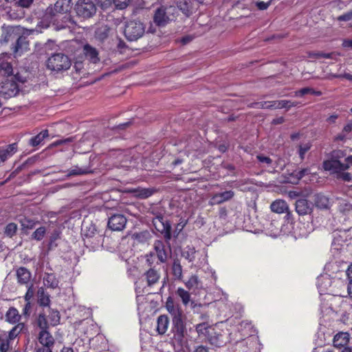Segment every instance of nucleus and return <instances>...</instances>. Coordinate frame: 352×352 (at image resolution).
I'll return each mask as SVG.
<instances>
[{
  "label": "nucleus",
  "mask_w": 352,
  "mask_h": 352,
  "mask_svg": "<svg viewBox=\"0 0 352 352\" xmlns=\"http://www.w3.org/2000/svg\"><path fill=\"white\" fill-rule=\"evenodd\" d=\"M10 340L8 338H4L0 342V352H8Z\"/></svg>",
  "instance_id": "obj_47"
},
{
  "label": "nucleus",
  "mask_w": 352,
  "mask_h": 352,
  "mask_svg": "<svg viewBox=\"0 0 352 352\" xmlns=\"http://www.w3.org/2000/svg\"><path fill=\"white\" fill-rule=\"evenodd\" d=\"M36 352H52V348L40 346L37 347Z\"/></svg>",
  "instance_id": "obj_63"
},
{
  "label": "nucleus",
  "mask_w": 352,
  "mask_h": 352,
  "mask_svg": "<svg viewBox=\"0 0 352 352\" xmlns=\"http://www.w3.org/2000/svg\"><path fill=\"white\" fill-rule=\"evenodd\" d=\"M173 274L177 280H182V266L179 260H175L172 266Z\"/></svg>",
  "instance_id": "obj_34"
},
{
  "label": "nucleus",
  "mask_w": 352,
  "mask_h": 352,
  "mask_svg": "<svg viewBox=\"0 0 352 352\" xmlns=\"http://www.w3.org/2000/svg\"><path fill=\"white\" fill-rule=\"evenodd\" d=\"M147 285L151 286L158 282L160 275L158 272L153 268H150L144 274Z\"/></svg>",
  "instance_id": "obj_26"
},
{
  "label": "nucleus",
  "mask_w": 352,
  "mask_h": 352,
  "mask_svg": "<svg viewBox=\"0 0 352 352\" xmlns=\"http://www.w3.org/2000/svg\"><path fill=\"white\" fill-rule=\"evenodd\" d=\"M339 116L336 113L331 115L329 117L327 118V122L329 124H334L336 122V120L338 118Z\"/></svg>",
  "instance_id": "obj_60"
},
{
  "label": "nucleus",
  "mask_w": 352,
  "mask_h": 352,
  "mask_svg": "<svg viewBox=\"0 0 352 352\" xmlns=\"http://www.w3.org/2000/svg\"><path fill=\"white\" fill-rule=\"evenodd\" d=\"M21 223L23 229L32 230L34 228L36 224L39 223V222L34 219L25 217L24 219L21 220Z\"/></svg>",
  "instance_id": "obj_35"
},
{
  "label": "nucleus",
  "mask_w": 352,
  "mask_h": 352,
  "mask_svg": "<svg viewBox=\"0 0 352 352\" xmlns=\"http://www.w3.org/2000/svg\"><path fill=\"white\" fill-rule=\"evenodd\" d=\"M48 136V130L44 129L36 135L32 137L29 140V144L34 147L37 146L44 140L45 138H47Z\"/></svg>",
  "instance_id": "obj_25"
},
{
  "label": "nucleus",
  "mask_w": 352,
  "mask_h": 352,
  "mask_svg": "<svg viewBox=\"0 0 352 352\" xmlns=\"http://www.w3.org/2000/svg\"><path fill=\"white\" fill-rule=\"evenodd\" d=\"M89 173L88 168H80L78 166H74L71 169L68 170V176H76L85 175Z\"/></svg>",
  "instance_id": "obj_36"
},
{
  "label": "nucleus",
  "mask_w": 352,
  "mask_h": 352,
  "mask_svg": "<svg viewBox=\"0 0 352 352\" xmlns=\"http://www.w3.org/2000/svg\"><path fill=\"white\" fill-rule=\"evenodd\" d=\"M24 82L25 80L19 76V74L10 78H7L0 85V96L5 99L16 96L20 91L18 82Z\"/></svg>",
  "instance_id": "obj_2"
},
{
  "label": "nucleus",
  "mask_w": 352,
  "mask_h": 352,
  "mask_svg": "<svg viewBox=\"0 0 352 352\" xmlns=\"http://www.w3.org/2000/svg\"><path fill=\"white\" fill-rule=\"evenodd\" d=\"M195 248L188 247L187 250L184 252V256L189 262H192L195 259Z\"/></svg>",
  "instance_id": "obj_42"
},
{
  "label": "nucleus",
  "mask_w": 352,
  "mask_h": 352,
  "mask_svg": "<svg viewBox=\"0 0 352 352\" xmlns=\"http://www.w3.org/2000/svg\"><path fill=\"white\" fill-rule=\"evenodd\" d=\"M127 219L124 215L122 214H114L109 218L108 227L113 231L122 230L126 224Z\"/></svg>",
  "instance_id": "obj_8"
},
{
  "label": "nucleus",
  "mask_w": 352,
  "mask_h": 352,
  "mask_svg": "<svg viewBox=\"0 0 352 352\" xmlns=\"http://www.w3.org/2000/svg\"><path fill=\"white\" fill-rule=\"evenodd\" d=\"M12 65L3 58H0V76H7L8 78L14 76L12 75Z\"/></svg>",
  "instance_id": "obj_22"
},
{
  "label": "nucleus",
  "mask_w": 352,
  "mask_h": 352,
  "mask_svg": "<svg viewBox=\"0 0 352 352\" xmlns=\"http://www.w3.org/2000/svg\"><path fill=\"white\" fill-rule=\"evenodd\" d=\"M352 131V122H348L342 129L341 133L337 135L335 140L338 141L344 142L348 138V134Z\"/></svg>",
  "instance_id": "obj_31"
},
{
  "label": "nucleus",
  "mask_w": 352,
  "mask_h": 352,
  "mask_svg": "<svg viewBox=\"0 0 352 352\" xmlns=\"http://www.w3.org/2000/svg\"><path fill=\"white\" fill-rule=\"evenodd\" d=\"M46 234V228L44 226L38 228L31 235L32 239L41 241Z\"/></svg>",
  "instance_id": "obj_38"
},
{
  "label": "nucleus",
  "mask_w": 352,
  "mask_h": 352,
  "mask_svg": "<svg viewBox=\"0 0 352 352\" xmlns=\"http://www.w3.org/2000/svg\"><path fill=\"white\" fill-rule=\"evenodd\" d=\"M167 311L171 315L172 318H173L174 317H180L181 316L183 315L182 311L177 306H175L173 308H170Z\"/></svg>",
  "instance_id": "obj_48"
},
{
  "label": "nucleus",
  "mask_w": 352,
  "mask_h": 352,
  "mask_svg": "<svg viewBox=\"0 0 352 352\" xmlns=\"http://www.w3.org/2000/svg\"><path fill=\"white\" fill-rule=\"evenodd\" d=\"M171 331L175 340H182L184 338L186 328L183 315L180 317H174L172 318Z\"/></svg>",
  "instance_id": "obj_7"
},
{
  "label": "nucleus",
  "mask_w": 352,
  "mask_h": 352,
  "mask_svg": "<svg viewBox=\"0 0 352 352\" xmlns=\"http://www.w3.org/2000/svg\"><path fill=\"white\" fill-rule=\"evenodd\" d=\"M256 157H257L258 160L262 163L270 164L272 162V160H271V158H270L269 157H267V156L258 155H257Z\"/></svg>",
  "instance_id": "obj_55"
},
{
  "label": "nucleus",
  "mask_w": 352,
  "mask_h": 352,
  "mask_svg": "<svg viewBox=\"0 0 352 352\" xmlns=\"http://www.w3.org/2000/svg\"><path fill=\"white\" fill-rule=\"evenodd\" d=\"M177 7L186 15L190 13V6L187 0H179L177 2Z\"/></svg>",
  "instance_id": "obj_40"
},
{
  "label": "nucleus",
  "mask_w": 352,
  "mask_h": 352,
  "mask_svg": "<svg viewBox=\"0 0 352 352\" xmlns=\"http://www.w3.org/2000/svg\"><path fill=\"white\" fill-rule=\"evenodd\" d=\"M41 346L52 348L54 346L55 340L53 336L47 331H41L38 337Z\"/></svg>",
  "instance_id": "obj_14"
},
{
  "label": "nucleus",
  "mask_w": 352,
  "mask_h": 352,
  "mask_svg": "<svg viewBox=\"0 0 352 352\" xmlns=\"http://www.w3.org/2000/svg\"><path fill=\"white\" fill-rule=\"evenodd\" d=\"M195 352H208V350L206 346L201 345L196 348Z\"/></svg>",
  "instance_id": "obj_64"
},
{
  "label": "nucleus",
  "mask_w": 352,
  "mask_h": 352,
  "mask_svg": "<svg viewBox=\"0 0 352 352\" xmlns=\"http://www.w3.org/2000/svg\"><path fill=\"white\" fill-rule=\"evenodd\" d=\"M153 224L155 230L164 235L166 243H169V241L172 237L170 222L164 216L160 214L153 219Z\"/></svg>",
  "instance_id": "obj_6"
},
{
  "label": "nucleus",
  "mask_w": 352,
  "mask_h": 352,
  "mask_svg": "<svg viewBox=\"0 0 352 352\" xmlns=\"http://www.w3.org/2000/svg\"><path fill=\"white\" fill-rule=\"evenodd\" d=\"M43 282L45 286L52 289L58 287L59 283L58 278L53 273H46L43 278Z\"/></svg>",
  "instance_id": "obj_28"
},
{
  "label": "nucleus",
  "mask_w": 352,
  "mask_h": 352,
  "mask_svg": "<svg viewBox=\"0 0 352 352\" xmlns=\"http://www.w3.org/2000/svg\"><path fill=\"white\" fill-rule=\"evenodd\" d=\"M32 310V305L30 302H25V305L23 309V314L25 316L30 315Z\"/></svg>",
  "instance_id": "obj_53"
},
{
  "label": "nucleus",
  "mask_w": 352,
  "mask_h": 352,
  "mask_svg": "<svg viewBox=\"0 0 352 352\" xmlns=\"http://www.w3.org/2000/svg\"><path fill=\"white\" fill-rule=\"evenodd\" d=\"M17 225L15 223H8L4 229V234L9 238H12L16 233Z\"/></svg>",
  "instance_id": "obj_37"
},
{
  "label": "nucleus",
  "mask_w": 352,
  "mask_h": 352,
  "mask_svg": "<svg viewBox=\"0 0 352 352\" xmlns=\"http://www.w3.org/2000/svg\"><path fill=\"white\" fill-rule=\"evenodd\" d=\"M145 32V26L140 21L130 20L125 24L124 34L129 41H137Z\"/></svg>",
  "instance_id": "obj_3"
},
{
  "label": "nucleus",
  "mask_w": 352,
  "mask_h": 352,
  "mask_svg": "<svg viewBox=\"0 0 352 352\" xmlns=\"http://www.w3.org/2000/svg\"><path fill=\"white\" fill-rule=\"evenodd\" d=\"M176 295L179 297L184 305L186 306L190 301V293L182 287H179L176 291Z\"/></svg>",
  "instance_id": "obj_33"
},
{
  "label": "nucleus",
  "mask_w": 352,
  "mask_h": 352,
  "mask_svg": "<svg viewBox=\"0 0 352 352\" xmlns=\"http://www.w3.org/2000/svg\"><path fill=\"white\" fill-rule=\"evenodd\" d=\"M315 204L316 207L321 209L328 208L329 205V199L327 197L321 194H318L316 196Z\"/></svg>",
  "instance_id": "obj_32"
},
{
  "label": "nucleus",
  "mask_w": 352,
  "mask_h": 352,
  "mask_svg": "<svg viewBox=\"0 0 352 352\" xmlns=\"http://www.w3.org/2000/svg\"><path fill=\"white\" fill-rule=\"evenodd\" d=\"M32 296H33V292L31 290V286H30V287H29V288L24 296L25 302H30V300L32 298Z\"/></svg>",
  "instance_id": "obj_59"
},
{
  "label": "nucleus",
  "mask_w": 352,
  "mask_h": 352,
  "mask_svg": "<svg viewBox=\"0 0 352 352\" xmlns=\"http://www.w3.org/2000/svg\"><path fill=\"white\" fill-rule=\"evenodd\" d=\"M74 10L79 18L87 19L95 15L97 8L91 0H78Z\"/></svg>",
  "instance_id": "obj_5"
},
{
  "label": "nucleus",
  "mask_w": 352,
  "mask_h": 352,
  "mask_svg": "<svg viewBox=\"0 0 352 352\" xmlns=\"http://www.w3.org/2000/svg\"><path fill=\"white\" fill-rule=\"evenodd\" d=\"M167 8L161 6L156 9L153 15V22L158 27H164L170 21L167 12Z\"/></svg>",
  "instance_id": "obj_11"
},
{
  "label": "nucleus",
  "mask_w": 352,
  "mask_h": 352,
  "mask_svg": "<svg viewBox=\"0 0 352 352\" xmlns=\"http://www.w3.org/2000/svg\"><path fill=\"white\" fill-rule=\"evenodd\" d=\"M339 21H349L352 20V10L338 17Z\"/></svg>",
  "instance_id": "obj_52"
},
{
  "label": "nucleus",
  "mask_w": 352,
  "mask_h": 352,
  "mask_svg": "<svg viewBox=\"0 0 352 352\" xmlns=\"http://www.w3.org/2000/svg\"><path fill=\"white\" fill-rule=\"evenodd\" d=\"M83 52L86 58H87L91 62L96 63L98 61H99V58L98 57V53L97 50L89 45L87 44L84 46Z\"/></svg>",
  "instance_id": "obj_23"
},
{
  "label": "nucleus",
  "mask_w": 352,
  "mask_h": 352,
  "mask_svg": "<svg viewBox=\"0 0 352 352\" xmlns=\"http://www.w3.org/2000/svg\"><path fill=\"white\" fill-rule=\"evenodd\" d=\"M271 3V1H269L267 2L264 1H259L256 3V7L260 10H267V8L270 6Z\"/></svg>",
  "instance_id": "obj_54"
},
{
  "label": "nucleus",
  "mask_w": 352,
  "mask_h": 352,
  "mask_svg": "<svg viewBox=\"0 0 352 352\" xmlns=\"http://www.w3.org/2000/svg\"><path fill=\"white\" fill-rule=\"evenodd\" d=\"M50 319L51 322V324L54 326L59 323L60 321V314L57 310H53L50 313Z\"/></svg>",
  "instance_id": "obj_46"
},
{
  "label": "nucleus",
  "mask_w": 352,
  "mask_h": 352,
  "mask_svg": "<svg viewBox=\"0 0 352 352\" xmlns=\"http://www.w3.org/2000/svg\"><path fill=\"white\" fill-rule=\"evenodd\" d=\"M267 104L268 102H252L250 104L248 105L250 108H256V109H267Z\"/></svg>",
  "instance_id": "obj_51"
},
{
  "label": "nucleus",
  "mask_w": 352,
  "mask_h": 352,
  "mask_svg": "<svg viewBox=\"0 0 352 352\" xmlns=\"http://www.w3.org/2000/svg\"><path fill=\"white\" fill-rule=\"evenodd\" d=\"M333 77L335 78H346L349 80H352V75L349 73H344L343 74H338V75H334Z\"/></svg>",
  "instance_id": "obj_61"
},
{
  "label": "nucleus",
  "mask_w": 352,
  "mask_h": 352,
  "mask_svg": "<svg viewBox=\"0 0 352 352\" xmlns=\"http://www.w3.org/2000/svg\"><path fill=\"white\" fill-rule=\"evenodd\" d=\"M37 324L41 331H47L49 326L45 314H39L37 319Z\"/></svg>",
  "instance_id": "obj_41"
},
{
  "label": "nucleus",
  "mask_w": 352,
  "mask_h": 352,
  "mask_svg": "<svg viewBox=\"0 0 352 352\" xmlns=\"http://www.w3.org/2000/svg\"><path fill=\"white\" fill-rule=\"evenodd\" d=\"M313 208V203L305 198H300L296 201V212L300 216L310 214L312 212Z\"/></svg>",
  "instance_id": "obj_10"
},
{
  "label": "nucleus",
  "mask_w": 352,
  "mask_h": 352,
  "mask_svg": "<svg viewBox=\"0 0 352 352\" xmlns=\"http://www.w3.org/2000/svg\"><path fill=\"white\" fill-rule=\"evenodd\" d=\"M346 274L348 280L347 292L349 296L352 298V263L349 265Z\"/></svg>",
  "instance_id": "obj_39"
},
{
  "label": "nucleus",
  "mask_w": 352,
  "mask_h": 352,
  "mask_svg": "<svg viewBox=\"0 0 352 352\" xmlns=\"http://www.w3.org/2000/svg\"><path fill=\"white\" fill-rule=\"evenodd\" d=\"M162 240H156L154 243V250L160 263H165L168 258L169 246Z\"/></svg>",
  "instance_id": "obj_12"
},
{
  "label": "nucleus",
  "mask_w": 352,
  "mask_h": 352,
  "mask_svg": "<svg viewBox=\"0 0 352 352\" xmlns=\"http://www.w3.org/2000/svg\"><path fill=\"white\" fill-rule=\"evenodd\" d=\"M29 50V41L27 38L21 36L18 38L14 45V52L16 55L21 56L24 52Z\"/></svg>",
  "instance_id": "obj_16"
},
{
  "label": "nucleus",
  "mask_w": 352,
  "mask_h": 352,
  "mask_svg": "<svg viewBox=\"0 0 352 352\" xmlns=\"http://www.w3.org/2000/svg\"><path fill=\"white\" fill-rule=\"evenodd\" d=\"M169 319L166 315H160L157 320V332L163 335L164 334L168 327Z\"/></svg>",
  "instance_id": "obj_21"
},
{
  "label": "nucleus",
  "mask_w": 352,
  "mask_h": 352,
  "mask_svg": "<svg viewBox=\"0 0 352 352\" xmlns=\"http://www.w3.org/2000/svg\"><path fill=\"white\" fill-rule=\"evenodd\" d=\"M70 66V59L67 55L62 53L54 54L47 60V69L56 72L67 70Z\"/></svg>",
  "instance_id": "obj_4"
},
{
  "label": "nucleus",
  "mask_w": 352,
  "mask_h": 352,
  "mask_svg": "<svg viewBox=\"0 0 352 352\" xmlns=\"http://www.w3.org/2000/svg\"><path fill=\"white\" fill-rule=\"evenodd\" d=\"M307 94L320 96H322V93L320 91L315 90L314 89L309 87H303L294 92V96L296 97H302Z\"/></svg>",
  "instance_id": "obj_29"
},
{
  "label": "nucleus",
  "mask_w": 352,
  "mask_h": 352,
  "mask_svg": "<svg viewBox=\"0 0 352 352\" xmlns=\"http://www.w3.org/2000/svg\"><path fill=\"white\" fill-rule=\"evenodd\" d=\"M54 11L57 13H67L71 9L70 0H58L54 4Z\"/></svg>",
  "instance_id": "obj_24"
},
{
  "label": "nucleus",
  "mask_w": 352,
  "mask_h": 352,
  "mask_svg": "<svg viewBox=\"0 0 352 352\" xmlns=\"http://www.w3.org/2000/svg\"><path fill=\"white\" fill-rule=\"evenodd\" d=\"M311 146L310 143L299 145L298 153L301 160H304L305 153L311 148Z\"/></svg>",
  "instance_id": "obj_45"
},
{
  "label": "nucleus",
  "mask_w": 352,
  "mask_h": 352,
  "mask_svg": "<svg viewBox=\"0 0 352 352\" xmlns=\"http://www.w3.org/2000/svg\"><path fill=\"white\" fill-rule=\"evenodd\" d=\"M342 45L344 48L352 49V39H344Z\"/></svg>",
  "instance_id": "obj_62"
},
{
  "label": "nucleus",
  "mask_w": 352,
  "mask_h": 352,
  "mask_svg": "<svg viewBox=\"0 0 352 352\" xmlns=\"http://www.w3.org/2000/svg\"><path fill=\"white\" fill-rule=\"evenodd\" d=\"M270 208L272 212L283 214H289V206L287 202L283 199H276L271 204Z\"/></svg>",
  "instance_id": "obj_17"
},
{
  "label": "nucleus",
  "mask_w": 352,
  "mask_h": 352,
  "mask_svg": "<svg viewBox=\"0 0 352 352\" xmlns=\"http://www.w3.org/2000/svg\"><path fill=\"white\" fill-rule=\"evenodd\" d=\"M175 306V305L174 300H173V298L169 296L167 298L166 302V309L168 310L170 308L174 307Z\"/></svg>",
  "instance_id": "obj_58"
},
{
  "label": "nucleus",
  "mask_w": 352,
  "mask_h": 352,
  "mask_svg": "<svg viewBox=\"0 0 352 352\" xmlns=\"http://www.w3.org/2000/svg\"><path fill=\"white\" fill-rule=\"evenodd\" d=\"M6 317L7 320L12 324H15L19 321L21 316L19 314L18 310L14 307H10L6 314Z\"/></svg>",
  "instance_id": "obj_30"
},
{
  "label": "nucleus",
  "mask_w": 352,
  "mask_h": 352,
  "mask_svg": "<svg viewBox=\"0 0 352 352\" xmlns=\"http://www.w3.org/2000/svg\"><path fill=\"white\" fill-rule=\"evenodd\" d=\"M344 156L342 151H333L331 153V158L323 162L322 166L325 170L330 171L335 174L338 179L344 182L352 181V174L346 172L349 165L352 166V155L345 158V163L341 162L339 159Z\"/></svg>",
  "instance_id": "obj_1"
},
{
  "label": "nucleus",
  "mask_w": 352,
  "mask_h": 352,
  "mask_svg": "<svg viewBox=\"0 0 352 352\" xmlns=\"http://www.w3.org/2000/svg\"><path fill=\"white\" fill-rule=\"evenodd\" d=\"M234 192L231 190L215 193L210 199L209 205H220L224 202L231 200L234 197Z\"/></svg>",
  "instance_id": "obj_9"
},
{
  "label": "nucleus",
  "mask_w": 352,
  "mask_h": 352,
  "mask_svg": "<svg viewBox=\"0 0 352 352\" xmlns=\"http://www.w3.org/2000/svg\"><path fill=\"white\" fill-rule=\"evenodd\" d=\"M129 1L130 0H113V2L118 9L122 10L128 6Z\"/></svg>",
  "instance_id": "obj_49"
},
{
  "label": "nucleus",
  "mask_w": 352,
  "mask_h": 352,
  "mask_svg": "<svg viewBox=\"0 0 352 352\" xmlns=\"http://www.w3.org/2000/svg\"><path fill=\"white\" fill-rule=\"evenodd\" d=\"M131 192L133 194L134 197L144 199L151 197L155 192H157V190L154 188H142L138 187L131 190Z\"/></svg>",
  "instance_id": "obj_13"
},
{
  "label": "nucleus",
  "mask_w": 352,
  "mask_h": 352,
  "mask_svg": "<svg viewBox=\"0 0 352 352\" xmlns=\"http://www.w3.org/2000/svg\"><path fill=\"white\" fill-rule=\"evenodd\" d=\"M17 151V144L13 143L0 150V159L2 162L6 161Z\"/></svg>",
  "instance_id": "obj_18"
},
{
  "label": "nucleus",
  "mask_w": 352,
  "mask_h": 352,
  "mask_svg": "<svg viewBox=\"0 0 352 352\" xmlns=\"http://www.w3.org/2000/svg\"><path fill=\"white\" fill-rule=\"evenodd\" d=\"M199 283V279L197 276L192 275L190 277V278L185 283V285L187 288L191 289L194 287H197Z\"/></svg>",
  "instance_id": "obj_44"
},
{
  "label": "nucleus",
  "mask_w": 352,
  "mask_h": 352,
  "mask_svg": "<svg viewBox=\"0 0 352 352\" xmlns=\"http://www.w3.org/2000/svg\"><path fill=\"white\" fill-rule=\"evenodd\" d=\"M18 283L28 285L31 279L30 272L24 267H20L16 272Z\"/></svg>",
  "instance_id": "obj_15"
},
{
  "label": "nucleus",
  "mask_w": 352,
  "mask_h": 352,
  "mask_svg": "<svg viewBox=\"0 0 352 352\" xmlns=\"http://www.w3.org/2000/svg\"><path fill=\"white\" fill-rule=\"evenodd\" d=\"M333 53H324V52H318L316 54V57L318 58H331L333 56Z\"/></svg>",
  "instance_id": "obj_57"
},
{
  "label": "nucleus",
  "mask_w": 352,
  "mask_h": 352,
  "mask_svg": "<svg viewBox=\"0 0 352 352\" xmlns=\"http://www.w3.org/2000/svg\"><path fill=\"white\" fill-rule=\"evenodd\" d=\"M8 14L12 19H19L23 17L24 12L22 10H20L18 12H13L12 10L10 9V10L8 12Z\"/></svg>",
  "instance_id": "obj_50"
},
{
  "label": "nucleus",
  "mask_w": 352,
  "mask_h": 352,
  "mask_svg": "<svg viewBox=\"0 0 352 352\" xmlns=\"http://www.w3.org/2000/svg\"><path fill=\"white\" fill-rule=\"evenodd\" d=\"M349 341V334L348 333L340 332L334 336L333 345L336 347L341 348L347 345Z\"/></svg>",
  "instance_id": "obj_19"
},
{
  "label": "nucleus",
  "mask_w": 352,
  "mask_h": 352,
  "mask_svg": "<svg viewBox=\"0 0 352 352\" xmlns=\"http://www.w3.org/2000/svg\"><path fill=\"white\" fill-rule=\"evenodd\" d=\"M38 304L41 307H49L50 304V295L46 292L43 288H40L38 290Z\"/></svg>",
  "instance_id": "obj_27"
},
{
  "label": "nucleus",
  "mask_w": 352,
  "mask_h": 352,
  "mask_svg": "<svg viewBox=\"0 0 352 352\" xmlns=\"http://www.w3.org/2000/svg\"><path fill=\"white\" fill-rule=\"evenodd\" d=\"M277 102V107L278 109H283L287 108L288 107L289 102H290V100H276Z\"/></svg>",
  "instance_id": "obj_56"
},
{
  "label": "nucleus",
  "mask_w": 352,
  "mask_h": 352,
  "mask_svg": "<svg viewBox=\"0 0 352 352\" xmlns=\"http://www.w3.org/2000/svg\"><path fill=\"white\" fill-rule=\"evenodd\" d=\"M34 0H14L13 6L14 8H29L33 3Z\"/></svg>",
  "instance_id": "obj_43"
},
{
  "label": "nucleus",
  "mask_w": 352,
  "mask_h": 352,
  "mask_svg": "<svg viewBox=\"0 0 352 352\" xmlns=\"http://www.w3.org/2000/svg\"><path fill=\"white\" fill-rule=\"evenodd\" d=\"M338 210L346 217L344 219H349L352 221V204L345 200L339 204Z\"/></svg>",
  "instance_id": "obj_20"
}]
</instances>
